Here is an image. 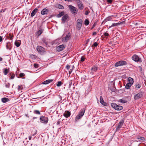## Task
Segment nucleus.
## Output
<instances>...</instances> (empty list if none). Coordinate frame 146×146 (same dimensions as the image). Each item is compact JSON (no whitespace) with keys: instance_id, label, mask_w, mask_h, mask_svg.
<instances>
[{"instance_id":"obj_21","label":"nucleus","mask_w":146,"mask_h":146,"mask_svg":"<svg viewBox=\"0 0 146 146\" xmlns=\"http://www.w3.org/2000/svg\"><path fill=\"white\" fill-rule=\"evenodd\" d=\"M53 81V80L52 79H48L46 80L45 81H44L42 84H47L50 82H51Z\"/></svg>"},{"instance_id":"obj_54","label":"nucleus","mask_w":146,"mask_h":146,"mask_svg":"<svg viewBox=\"0 0 146 146\" xmlns=\"http://www.w3.org/2000/svg\"><path fill=\"white\" fill-rule=\"evenodd\" d=\"M107 1L108 3H111L112 2V0H107Z\"/></svg>"},{"instance_id":"obj_14","label":"nucleus","mask_w":146,"mask_h":146,"mask_svg":"<svg viewBox=\"0 0 146 146\" xmlns=\"http://www.w3.org/2000/svg\"><path fill=\"white\" fill-rule=\"evenodd\" d=\"M71 115V113L68 111H66L63 114V115L66 118H67L70 117Z\"/></svg>"},{"instance_id":"obj_56","label":"nucleus","mask_w":146,"mask_h":146,"mask_svg":"<svg viewBox=\"0 0 146 146\" xmlns=\"http://www.w3.org/2000/svg\"><path fill=\"white\" fill-rule=\"evenodd\" d=\"M72 71V69H70V70L69 71V74L70 75Z\"/></svg>"},{"instance_id":"obj_51","label":"nucleus","mask_w":146,"mask_h":146,"mask_svg":"<svg viewBox=\"0 0 146 146\" xmlns=\"http://www.w3.org/2000/svg\"><path fill=\"white\" fill-rule=\"evenodd\" d=\"M66 1H67L68 2H71L75 1V0H64Z\"/></svg>"},{"instance_id":"obj_49","label":"nucleus","mask_w":146,"mask_h":146,"mask_svg":"<svg viewBox=\"0 0 146 146\" xmlns=\"http://www.w3.org/2000/svg\"><path fill=\"white\" fill-rule=\"evenodd\" d=\"M138 139H140L142 140H145V139L143 137H139L138 138Z\"/></svg>"},{"instance_id":"obj_55","label":"nucleus","mask_w":146,"mask_h":146,"mask_svg":"<svg viewBox=\"0 0 146 146\" xmlns=\"http://www.w3.org/2000/svg\"><path fill=\"white\" fill-rule=\"evenodd\" d=\"M96 23H95L92 26V27L91 28V29H93L96 26Z\"/></svg>"},{"instance_id":"obj_33","label":"nucleus","mask_w":146,"mask_h":146,"mask_svg":"<svg viewBox=\"0 0 146 146\" xmlns=\"http://www.w3.org/2000/svg\"><path fill=\"white\" fill-rule=\"evenodd\" d=\"M33 113L37 115H40V113L39 111L38 110H34L33 111Z\"/></svg>"},{"instance_id":"obj_34","label":"nucleus","mask_w":146,"mask_h":146,"mask_svg":"<svg viewBox=\"0 0 146 146\" xmlns=\"http://www.w3.org/2000/svg\"><path fill=\"white\" fill-rule=\"evenodd\" d=\"M43 30L42 29H40L37 32V34L38 36L40 35L43 32Z\"/></svg>"},{"instance_id":"obj_40","label":"nucleus","mask_w":146,"mask_h":146,"mask_svg":"<svg viewBox=\"0 0 146 146\" xmlns=\"http://www.w3.org/2000/svg\"><path fill=\"white\" fill-rule=\"evenodd\" d=\"M62 84V83L61 81H58V82L56 84L57 86L58 87L60 86Z\"/></svg>"},{"instance_id":"obj_7","label":"nucleus","mask_w":146,"mask_h":146,"mask_svg":"<svg viewBox=\"0 0 146 146\" xmlns=\"http://www.w3.org/2000/svg\"><path fill=\"white\" fill-rule=\"evenodd\" d=\"M143 96V94L141 92H140L135 95L134 96V99L135 100L139 99L141 98Z\"/></svg>"},{"instance_id":"obj_61","label":"nucleus","mask_w":146,"mask_h":146,"mask_svg":"<svg viewBox=\"0 0 146 146\" xmlns=\"http://www.w3.org/2000/svg\"><path fill=\"white\" fill-rule=\"evenodd\" d=\"M38 65V64H34V66L35 67V68H36L37 67V66Z\"/></svg>"},{"instance_id":"obj_30","label":"nucleus","mask_w":146,"mask_h":146,"mask_svg":"<svg viewBox=\"0 0 146 146\" xmlns=\"http://www.w3.org/2000/svg\"><path fill=\"white\" fill-rule=\"evenodd\" d=\"M131 83H127L125 85V88L127 89H129L130 87L132 85Z\"/></svg>"},{"instance_id":"obj_50","label":"nucleus","mask_w":146,"mask_h":146,"mask_svg":"<svg viewBox=\"0 0 146 146\" xmlns=\"http://www.w3.org/2000/svg\"><path fill=\"white\" fill-rule=\"evenodd\" d=\"M90 92V90H86L85 92V95H87L89 93V92Z\"/></svg>"},{"instance_id":"obj_31","label":"nucleus","mask_w":146,"mask_h":146,"mask_svg":"<svg viewBox=\"0 0 146 146\" xmlns=\"http://www.w3.org/2000/svg\"><path fill=\"white\" fill-rule=\"evenodd\" d=\"M82 116H81L80 115L78 114L75 117L76 119V120H78L80 119L82 117Z\"/></svg>"},{"instance_id":"obj_6","label":"nucleus","mask_w":146,"mask_h":146,"mask_svg":"<svg viewBox=\"0 0 146 146\" xmlns=\"http://www.w3.org/2000/svg\"><path fill=\"white\" fill-rule=\"evenodd\" d=\"M36 49L37 51L41 54H43L45 52L43 47L40 46H37Z\"/></svg>"},{"instance_id":"obj_37","label":"nucleus","mask_w":146,"mask_h":146,"mask_svg":"<svg viewBox=\"0 0 146 146\" xmlns=\"http://www.w3.org/2000/svg\"><path fill=\"white\" fill-rule=\"evenodd\" d=\"M15 44L17 47H19L20 45L21 44L19 42L15 41Z\"/></svg>"},{"instance_id":"obj_27","label":"nucleus","mask_w":146,"mask_h":146,"mask_svg":"<svg viewBox=\"0 0 146 146\" xmlns=\"http://www.w3.org/2000/svg\"><path fill=\"white\" fill-rule=\"evenodd\" d=\"M118 102L122 103H126L127 102V101L123 99H119L118 100Z\"/></svg>"},{"instance_id":"obj_18","label":"nucleus","mask_w":146,"mask_h":146,"mask_svg":"<svg viewBox=\"0 0 146 146\" xmlns=\"http://www.w3.org/2000/svg\"><path fill=\"white\" fill-rule=\"evenodd\" d=\"M3 72L4 75H6L9 72V69L4 68L3 70Z\"/></svg>"},{"instance_id":"obj_12","label":"nucleus","mask_w":146,"mask_h":146,"mask_svg":"<svg viewBox=\"0 0 146 146\" xmlns=\"http://www.w3.org/2000/svg\"><path fill=\"white\" fill-rule=\"evenodd\" d=\"M12 44L11 42H8L6 44L7 49L9 50H11L12 48Z\"/></svg>"},{"instance_id":"obj_10","label":"nucleus","mask_w":146,"mask_h":146,"mask_svg":"<svg viewBox=\"0 0 146 146\" xmlns=\"http://www.w3.org/2000/svg\"><path fill=\"white\" fill-rule=\"evenodd\" d=\"M65 48V47L64 45L62 44L57 47L56 48V50L57 51L59 52L63 50Z\"/></svg>"},{"instance_id":"obj_52","label":"nucleus","mask_w":146,"mask_h":146,"mask_svg":"<svg viewBox=\"0 0 146 146\" xmlns=\"http://www.w3.org/2000/svg\"><path fill=\"white\" fill-rule=\"evenodd\" d=\"M81 61L82 62H83L85 60V58L83 57H82L81 58Z\"/></svg>"},{"instance_id":"obj_41","label":"nucleus","mask_w":146,"mask_h":146,"mask_svg":"<svg viewBox=\"0 0 146 146\" xmlns=\"http://www.w3.org/2000/svg\"><path fill=\"white\" fill-rule=\"evenodd\" d=\"M5 87L8 88H10V84L9 83H5Z\"/></svg>"},{"instance_id":"obj_17","label":"nucleus","mask_w":146,"mask_h":146,"mask_svg":"<svg viewBox=\"0 0 146 146\" xmlns=\"http://www.w3.org/2000/svg\"><path fill=\"white\" fill-rule=\"evenodd\" d=\"M86 110V108H84L80 110V112H79L78 114L80 115L81 116H83L84 115V114L85 113V111Z\"/></svg>"},{"instance_id":"obj_35","label":"nucleus","mask_w":146,"mask_h":146,"mask_svg":"<svg viewBox=\"0 0 146 146\" xmlns=\"http://www.w3.org/2000/svg\"><path fill=\"white\" fill-rule=\"evenodd\" d=\"M82 25V24H81L77 23L76 27L78 30H80L81 28Z\"/></svg>"},{"instance_id":"obj_57","label":"nucleus","mask_w":146,"mask_h":146,"mask_svg":"<svg viewBox=\"0 0 146 146\" xmlns=\"http://www.w3.org/2000/svg\"><path fill=\"white\" fill-rule=\"evenodd\" d=\"M21 88V86H20L19 85L18 86V90H20Z\"/></svg>"},{"instance_id":"obj_20","label":"nucleus","mask_w":146,"mask_h":146,"mask_svg":"<svg viewBox=\"0 0 146 146\" xmlns=\"http://www.w3.org/2000/svg\"><path fill=\"white\" fill-rule=\"evenodd\" d=\"M123 22H121L120 23H114L113 24H112L111 25V26H110V28H111V27H113L119 25L120 24H123Z\"/></svg>"},{"instance_id":"obj_47","label":"nucleus","mask_w":146,"mask_h":146,"mask_svg":"<svg viewBox=\"0 0 146 146\" xmlns=\"http://www.w3.org/2000/svg\"><path fill=\"white\" fill-rule=\"evenodd\" d=\"M25 74L24 73H21L19 74V76L21 77L25 76Z\"/></svg>"},{"instance_id":"obj_62","label":"nucleus","mask_w":146,"mask_h":146,"mask_svg":"<svg viewBox=\"0 0 146 146\" xmlns=\"http://www.w3.org/2000/svg\"><path fill=\"white\" fill-rule=\"evenodd\" d=\"M75 1L77 3H79V2H80V1H80V0H75Z\"/></svg>"},{"instance_id":"obj_5","label":"nucleus","mask_w":146,"mask_h":146,"mask_svg":"<svg viewBox=\"0 0 146 146\" xmlns=\"http://www.w3.org/2000/svg\"><path fill=\"white\" fill-rule=\"evenodd\" d=\"M124 123V120L123 119H122L119 121V123L117 125H116V131L119 130L122 127Z\"/></svg>"},{"instance_id":"obj_28","label":"nucleus","mask_w":146,"mask_h":146,"mask_svg":"<svg viewBox=\"0 0 146 146\" xmlns=\"http://www.w3.org/2000/svg\"><path fill=\"white\" fill-rule=\"evenodd\" d=\"M37 131L35 129H34L32 130V133L33 136H34L37 133Z\"/></svg>"},{"instance_id":"obj_3","label":"nucleus","mask_w":146,"mask_h":146,"mask_svg":"<svg viewBox=\"0 0 146 146\" xmlns=\"http://www.w3.org/2000/svg\"><path fill=\"white\" fill-rule=\"evenodd\" d=\"M127 64V62L124 60H121L116 63L115 64V67H118L121 66L125 65Z\"/></svg>"},{"instance_id":"obj_15","label":"nucleus","mask_w":146,"mask_h":146,"mask_svg":"<svg viewBox=\"0 0 146 146\" xmlns=\"http://www.w3.org/2000/svg\"><path fill=\"white\" fill-rule=\"evenodd\" d=\"M49 10L46 8H44L43 9L41 12V14L43 15H47Z\"/></svg>"},{"instance_id":"obj_48","label":"nucleus","mask_w":146,"mask_h":146,"mask_svg":"<svg viewBox=\"0 0 146 146\" xmlns=\"http://www.w3.org/2000/svg\"><path fill=\"white\" fill-rule=\"evenodd\" d=\"M98 45V43L96 42L94 43L93 45H92V46H94L95 47H96Z\"/></svg>"},{"instance_id":"obj_23","label":"nucleus","mask_w":146,"mask_h":146,"mask_svg":"<svg viewBox=\"0 0 146 146\" xmlns=\"http://www.w3.org/2000/svg\"><path fill=\"white\" fill-rule=\"evenodd\" d=\"M128 83H131V84L132 85L133 84V80L132 78L129 77L128 78Z\"/></svg>"},{"instance_id":"obj_4","label":"nucleus","mask_w":146,"mask_h":146,"mask_svg":"<svg viewBox=\"0 0 146 146\" xmlns=\"http://www.w3.org/2000/svg\"><path fill=\"white\" fill-rule=\"evenodd\" d=\"M40 121L42 123L46 124L48 121V117H46L42 116L40 118Z\"/></svg>"},{"instance_id":"obj_44","label":"nucleus","mask_w":146,"mask_h":146,"mask_svg":"<svg viewBox=\"0 0 146 146\" xmlns=\"http://www.w3.org/2000/svg\"><path fill=\"white\" fill-rule=\"evenodd\" d=\"M98 69V68L97 67L95 66L94 67L92 68V70L93 71L95 72Z\"/></svg>"},{"instance_id":"obj_59","label":"nucleus","mask_w":146,"mask_h":146,"mask_svg":"<svg viewBox=\"0 0 146 146\" xmlns=\"http://www.w3.org/2000/svg\"><path fill=\"white\" fill-rule=\"evenodd\" d=\"M96 33H96V32H94L93 33V35H94V36H95V35H96Z\"/></svg>"},{"instance_id":"obj_13","label":"nucleus","mask_w":146,"mask_h":146,"mask_svg":"<svg viewBox=\"0 0 146 146\" xmlns=\"http://www.w3.org/2000/svg\"><path fill=\"white\" fill-rule=\"evenodd\" d=\"M132 59L135 62L140 61V58L136 55H134L132 57Z\"/></svg>"},{"instance_id":"obj_60","label":"nucleus","mask_w":146,"mask_h":146,"mask_svg":"<svg viewBox=\"0 0 146 146\" xmlns=\"http://www.w3.org/2000/svg\"><path fill=\"white\" fill-rule=\"evenodd\" d=\"M3 40L2 37L0 36V42H1Z\"/></svg>"},{"instance_id":"obj_42","label":"nucleus","mask_w":146,"mask_h":146,"mask_svg":"<svg viewBox=\"0 0 146 146\" xmlns=\"http://www.w3.org/2000/svg\"><path fill=\"white\" fill-rule=\"evenodd\" d=\"M15 77V74L14 73H13L12 76H9V77L11 79H13Z\"/></svg>"},{"instance_id":"obj_9","label":"nucleus","mask_w":146,"mask_h":146,"mask_svg":"<svg viewBox=\"0 0 146 146\" xmlns=\"http://www.w3.org/2000/svg\"><path fill=\"white\" fill-rule=\"evenodd\" d=\"M70 36V33H69L66 35L65 37L62 38V41L64 42H67L68 41L69 39Z\"/></svg>"},{"instance_id":"obj_64","label":"nucleus","mask_w":146,"mask_h":146,"mask_svg":"<svg viewBox=\"0 0 146 146\" xmlns=\"http://www.w3.org/2000/svg\"><path fill=\"white\" fill-rule=\"evenodd\" d=\"M32 137L31 136H29V140H31V139Z\"/></svg>"},{"instance_id":"obj_58","label":"nucleus","mask_w":146,"mask_h":146,"mask_svg":"<svg viewBox=\"0 0 146 146\" xmlns=\"http://www.w3.org/2000/svg\"><path fill=\"white\" fill-rule=\"evenodd\" d=\"M89 13V12L88 11H86L85 12V14L86 15H87Z\"/></svg>"},{"instance_id":"obj_16","label":"nucleus","mask_w":146,"mask_h":146,"mask_svg":"<svg viewBox=\"0 0 146 146\" xmlns=\"http://www.w3.org/2000/svg\"><path fill=\"white\" fill-rule=\"evenodd\" d=\"M100 103L104 106H106L107 104L106 102H105L103 100L102 96H100Z\"/></svg>"},{"instance_id":"obj_38","label":"nucleus","mask_w":146,"mask_h":146,"mask_svg":"<svg viewBox=\"0 0 146 146\" xmlns=\"http://www.w3.org/2000/svg\"><path fill=\"white\" fill-rule=\"evenodd\" d=\"M77 23L81 24L82 23V20L80 19H78L77 21Z\"/></svg>"},{"instance_id":"obj_2","label":"nucleus","mask_w":146,"mask_h":146,"mask_svg":"<svg viewBox=\"0 0 146 146\" xmlns=\"http://www.w3.org/2000/svg\"><path fill=\"white\" fill-rule=\"evenodd\" d=\"M68 7L70 11L72 14L74 15H76L77 13L78 10L76 8L71 5H69Z\"/></svg>"},{"instance_id":"obj_53","label":"nucleus","mask_w":146,"mask_h":146,"mask_svg":"<svg viewBox=\"0 0 146 146\" xmlns=\"http://www.w3.org/2000/svg\"><path fill=\"white\" fill-rule=\"evenodd\" d=\"M60 122H61V120L60 119H58V120L57 122L56 123L57 125H59L60 124Z\"/></svg>"},{"instance_id":"obj_46","label":"nucleus","mask_w":146,"mask_h":146,"mask_svg":"<svg viewBox=\"0 0 146 146\" xmlns=\"http://www.w3.org/2000/svg\"><path fill=\"white\" fill-rule=\"evenodd\" d=\"M104 36H110L109 34L107 33H104Z\"/></svg>"},{"instance_id":"obj_25","label":"nucleus","mask_w":146,"mask_h":146,"mask_svg":"<svg viewBox=\"0 0 146 146\" xmlns=\"http://www.w3.org/2000/svg\"><path fill=\"white\" fill-rule=\"evenodd\" d=\"M56 8L61 9H64V7L62 5L60 4H57L56 5Z\"/></svg>"},{"instance_id":"obj_43","label":"nucleus","mask_w":146,"mask_h":146,"mask_svg":"<svg viewBox=\"0 0 146 146\" xmlns=\"http://www.w3.org/2000/svg\"><path fill=\"white\" fill-rule=\"evenodd\" d=\"M141 85L139 84H137L136 85L135 88L139 89L141 87Z\"/></svg>"},{"instance_id":"obj_39","label":"nucleus","mask_w":146,"mask_h":146,"mask_svg":"<svg viewBox=\"0 0 146 146\" xmlns=\"http://www.w3.org/2000/svg\"><path fill=\"white\" fill-rule=\"evenodd\" d=\"M7 36L9 37L10 38V39L11 40H12L14 37L13 35H11V34H8Z\"/></svg>"},{"instance_id":"obj_32","label":"nucleus","mask_w":146,"mask_h":146,"mask_svg":"<svg viewBox=\"0 0 146 146\" xmlns=\"http://www.w3.org/2000/svg\"><path fill=\"white\" fill-rule=\"evenodd\" d=\"M89 21L88 19H86L84 22V24L86 26L88 25L89 24Z\"/></svg>"},{"instance_id":"obj_36","label":"nucleus","mask_w":146,"mask_h":146,"mask_svg":"<svg viewBox=\"0 0 146 146\" xmlns=\"http://www.w3.org/2000/svg\"><path fill=\"white\" fill-rule=\"evenodd\" d=\"M72 80H70L68 81V83L69 84V88H70L71 87L72 83Z\"/></svg>"},{"instance_id":"obj_24","label":"nucleus","mask_w":146,"mask_h":146,"mask_svg":"<svg viewBox=\"0 0 146 146\" xmlns=\"http://www.w3.org/2000/svg\"><path fill=\"white\" fill-rule=\"evenodd\" d=\"M64 11H62L59 13L58 14H57L56 15V17L58 18H60L62 16L64 15Z\"/></svg>"},{"instance_id":"obj_8","label":"nucleus","mask_w":146,"mask_h":146,"mask_svg":"<svg viewBox=\"0 0 146 146\" xmlns=\"http://www.w3.org/2000/svg\"><path fill=\"white\" fill-rule=\"evenodd\" d=\"M69 16L67 14H66L63 15L61 19V21H62V23L64 24L66 21H68V20H67Z\"/></svg>"},{"instance_id":"obj_26","label":"nucleus","mask_w":146,"mask_h":146,"mask_svg":"<svg viewBox=\"0 0 146 146\" xmlns=\"http://www.w3.org/2000/svg\"><path fill=\"white\" fill-rule=\"evenodd\" d=\"M112 15L108 17L105 19L104 21L105 22H107V21L111 20L112 19Z\"/></svg>"},{"instance_id":"obj_29","label":"nucleus","mask_w":146,"mask_h":146,"mask_svg":"<svg viewBox=\"0 0 146 146\" xmlns=\"http://www.w3.org/2000/svg\"><path fill=\"white\" fill-rule=\"evenodd\" d=\"M78 6L80 10H82L84 8V6L82 3H81L80 5H78Z\"/></svg>"},{"instance_id":"obj_11","label":"nucleus","mask_w":146,"mask_h":146,"mask_svg":"<svg viewBox=\"0 0 146 146\" xmlns=\"http://www.w3.org/2000/svg\"><path fill=\"white\" fill-rule=\"evenodd\" d=\"M41 43L43 45L46 46H48V42L47 40L44 38L42 39Z\"/></svg>"},{"instance_id":"obj_22","label":"nucleus","mask_w":146,"mask_h":146,"mask_svg":"<svg viewBox=\"0 0 146 146\" xmlns=\"http://www.w3.org/2000/svg\"><path fill=\"white\" fill-rule=\"evenodd\" d=\"M2 102L3 103H5L9 101L8 98H3L1 99Z\"/></svg>"},{"instance_id":"obj_45","label":"nucleus","mask_w":146,"mask_h":146,"mask_svg":"<svg viewBox=\"0 0 146 146\" xmlns=\"http://www.w3.org/2000/svg\"><path fill=\"white\" fill-rule=\"evenodd\" d=\"M70 66L68 64L66 65V68L68 70L70 68Z\"/></svg>"},{"instance_id":"obj_63","label":"nucleus","mask_w":146,"mask_h":146,"mask_svg":"<svg viewBox=\"0 0 146 146\" xmlns=\"http://www.w3.org/2000/svg\"><path fill=\"white\" fill-rule=\"evenodd\" d=\"M89 41H90L89 39L87 40L86 42V44H87L88 42Z\"/></svg>"},{"instance_id":"obj_1","label":"nucleus","mask_w":146,"mask_h":146,"mask_svg":"<svg viewBox=\"0 0 146 146\" xmlns=\"http://www.w3.org/2000/svg\"><path fill=\"white\" fill-rule=\"evenodd\" d=\"M111 105L113 108L117 110H121L123 108L122 106L117 105L114 103H112Z\"/></svg>"},{"instance_id":"obj_19","label":"nucleus","mask_w":146,"mask_h":146,"mask_svg":"<svg viewBox=\"0 0 146 146\" xmlns=\"http://www.w3.org/2000/svg\"><path fill=\"white\" fill-rule=\"evenodd\" d=\"M38 10V9L37 8H35L33 10L32 12L31 13V17L34 16L37 13Z\"/></svg>"}]
</instances>
